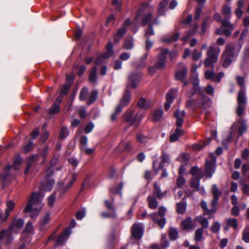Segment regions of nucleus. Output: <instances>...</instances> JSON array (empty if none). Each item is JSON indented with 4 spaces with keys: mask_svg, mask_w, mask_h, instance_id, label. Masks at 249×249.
<instances>
[{
    "mask_svg": "<svg viewBox=\"0 0 249 249\" xmlns=\"http://www.w3.org/2000/svg\"><path fill=\"white\" fill-rule=\"evenodd\" d=\"M42 196L39 193L33 192L23 210V212L27 213L31 212V218L34 219L36 217L42 207Z\"/></svg>",
    "mask_w": 249,
    "mask_h": 249,
    "instance_id": "1",
    "label": "nucleus"
},
{
    "mask_svg": "<svg viewBox=\"0 0 249 249\" xmlns=\"http://www.w3.org/2000/svg\"><path fill=\"white\" fill-rule=\"evenodd\" d=\"M140 76V74L138 73H131L130 74L129 76V83L127 85L124 96L121 100L120 104L118 105L120 106L122 108L129 104L131 98V93L129 91L130 87L135 88L137 87Z\"/></svg>",
    "mask_w": 249,
    "mask_h": 249,
    "instance_id": "2",
    "label": "nucleus"
},
{
    "mask_svg": "<svg viewBox=\"0 0 249 249\" xmlns=\"http://www.w3.org/2000/svg\"><path fill=\"white\" fill-rule=\"evenodd\" d=\"M142 113H135V111L132 109H128L123 115V119L124 122L127 123L129 125H134L137 127L143 118Z\"/></svg>",
    "mask_w": 249,
    "mask_h": 249,
    "instance_id": "3",
    "label": "nucleus"
},
{
    "mask_svg": "<svg viewBox=\"0 0 249 249\" xmlns=\"http://www.w3.org/2000/svg\"><path fill=\"white\" fill-rule=\"evenodd\" d=\"M235 57L234 46L232 44H227L221 55V63L224 68H228L232 63Z\"/></svg>",
    "mask_w": 249,
    "mask_h": 249,
    "instance_id": "4",
    "label": "nucleus"
},
{
    "mask_svg": "<svg viewBox=\"0 0 249 249\" xmlns=\"http://www.w3.org/2000/svg\"><path fill=\"white\" fill-rule=\"evenodd\" d=\"M220 51V48L210 46L206 52L207 57L204 60V66L208 68L213 67L214 64L217 62Z\"/></svg>",
    "mask_w": 249,
    "mask_h": 249,
    "instance_id": "5",
    "label": "nucleus"
},
{
    "mask_svg": "<svg viewBox=\"0 0 249 249\" xmlns=\"http://www.w3.org/2000/svg\"><path fill=\"white\" fill-rule=\"evenodd\" d=\"M166 209L163 207H160L158 213H153L149 215L151 218L156 223L161 229H163L166 222L165 217Z\"/></svg>",
    "mask_w": 249,
    "mask_h": 249,
    "instance_id": "6",
    "label": "nucleus"
},
{
    "mask_svg": "<svg viewBox=\"0 0 249 249\" xmlns=\"http://www.w3.org/2000/svg\"><path fill=\"white\" fill-rule=\"evenodd\" d=\"M169 53V50L167 48H162L160 50V53L158 55V61L155 65L149 69L150 72H154L157 69H162L165 67L166 55Z\"/></svg>",
    "mask_w": 249,
    "mask_h": 249,
    "instance_id": "7",
    "label": "nucleus"
},
{
    "mask_svg": "<svg viewBox=\"0 0 249 249\" xmlns=\"http://www.w3.org/2000/svg\"><path fill=\"white\" fill-rule=\"evenodd\" d=\"M245 93L246 91L243 88H242V89L239 91L237 98V106L236 109V113L239 117L243 115L247 104Z\"/></svg>",
    "mask_w": 249,
    "mask_h": 249,
    "instance_id": "8",
    "label": "nucleus"
},
{
    "mask_svg": "<svg viewBox=\"0 0 249 249\" xmlns=\"http://www.w3.org/2000/svg\"><path fill=\"white\" fill-rule=\"evenodd\" d=\"M200 95V99L197 100L196 104V108H203V109H207L210 107L212 105L211 99L206 95H205L203 91H199L197 92Z\"/></svg>",
    "mask_w": 249,
    "mask_h": 249,
    "instance_id": "9",
    "label": "nucleus"
},
{
    "mask_svg": "<svg viewBox=\"0 0 249 249\" xmlns=\"http://www.w3.org/2000/svg\"><path fill=\"white\" fill-rule=\"evenodd\" d=\"M191 82L194 86L192 88V91L187 92V95L189 97H192L195 94L202 91L201 89L198 86L199 84V79L196 75H192L190 79Z\"/></svg>",
    "mask_w": 249,
    "mask_h": 249,
    "instance_id": "10",
    "label": "nucleus"
},
{
    "mask_svg": "<svg viewBox=\"0 0 249 249\" xmlns=\"http://www.w3.org/2000/svg\"><path fill=\"white\" fill-rule=\"evenodd\" d=\"M215 166V159L214 158H212L209 160H207L205 163V172L206 175L209 178L212 176L214 172Z\"/></svg>",
    "mask_w": 249,
    "mask_h": 249,
    "instance_id": "11",
    "label": "nucleus"
},
{
    "mask_svg": "<svg viewBox=\"0 0 249 249\" xmlns=\"http://www.w3.org/2000/svg\"><path fill=\"white\" fill-rule=\"evenodd\" d=\"M54 184V180L52 178H46L42 181L40 187V190L49 191L52 190Z\"/></svg>",
    "mask_w": 249,
    "mask_h": 249,
    "instance_id": "12",
    "label": "nucleus"
},
{
    "mask_svg": "<svg viewBox=\"0 0 249 249\" xmlns=\"http://www.w3.org/2000/svg\"><path fill=\"white\" fill-rule=\"evenodd\" d=\"M160 159L161 160V163H160L159 168L158 169L156 168V164L157 163V161H154L153 162V167L154 169L156 170V174L158 173V169H161L163 168V167H164L163 164L164 163H167V164L169 163V161H170L169 156L167 154L164 153V152L162 153L161 156H160Z\"/></svg>",
    "mask_w": 249,
    "mask_h": 249,
    "instance_id": "13",
    "label": "nucleus"
},
{
    "mask_svg": "<svg viewBox=\"0 0 249 249\" xmlns=\"http://www.w3.org/2000/svg\"><path fill=\"white\" fill-rule=\"evenodd\" d=\"M186 115V112L184 110L181 111L179 109H177L175 113L174 116L176 119V125L178 127H180L183 122V119Z\"/></svg>",
    "mask_w": 249,
    "mask_h": 249,
    "instance_id": "14",
    "label": "nucleus"
},
{
    "mask_svg": "<svg viewBox=\"0 0 249 249\" xmlns=\"http://www.w3.org/2000/svg\"><path fill=\"white\" fill-rule=\"evenodd\" d=\"M131 233L135 238L140 239L142 234V229L138 224H134L131 228Z\"/></svg>",
    "mask_w": 249,
    "mask_h": 249,
    "instance_id": "15",
    "label": "nucleus"
},
{
    "mask_svg": "<svg viewBox=\"0 0 249 249\" xmlns=\"http://www.w3.org/2000/svg\"><path fill=\"white\" fill-rule=\"evenodd\" d=\"M213 18L218 22H221L223 26L229 28L231 29H233L234 26L231 24L227 19L221 20V16L219 13H215L214 15Z\"/></svg>",
    "mask_w": 249,
    "mask_h": 249,
    "instance_id": "16",
    "label": "nucleus"
},
{
    "mask_svg": "<svg viewBox=\"0 0 249 249\" xmlns=\"http://www.w3.org/2000/svg\"><path fill=\"white\" fill-rule=\"evenodd\" d=\"M153 194L158 199H161L166 194V192H162L160 186L157 182L154 183Z\"/></svg>",
    "mask_w": 249,
    "mask_h": 249,
    "instance_id": "17",
    "label": "nucleus"
},
{
    "mask_svg": "<svg viewBox=\"0 0 249 249\" xmlns=\"http://www.w3.org/2000/svg\"><path fill=\"white\" fill-rule=\"evenodd\" d=\"M212 193L213 196V198L212 200L213 205H217L221 193L219 191L215 184H213L212 186Z\"/></svg>",
    "mask_w": 249,
    "mask_h": 249,
    "instance_id": "18",
    "label": "nucleus"
},
{
    "mask_svg": "<svg viewBox=\"0 0 249 249\" xmlns=\"http://www.w3.org/2000/svg\"><path fill=\"white\" fill-rule=\"evenodd\" d=\"M181 228L184 230H192L194 226L190 217H187L181 223Z\"/></svg>",
    "mask_w": 249,
    "mask_h": 249,
    "instance_id": "19",
    "label": "nucleus"
},
{
    "mask_svg": "<svg viewBox=\"0 0 249 249\" xmlns=\"http://www.w3.org/2000/svg\"><path fill=\"white\" fill-rule=\"evenodd\" d=\"M187 71L188 69L187 67L184 65H182L181 70L177 71L176 73V79L178 80H180L183 82L184 78L186 76Z\"/></svg>",
    "mask_w": 249,
    "mask_h": 249,
    "instance_id": "20",
    "label": "nucleus"
},
{
    "mask_svg": "<svg viewBox=\"0 0 249 249\" xmlns=\"http://www.w3.org/2000/svg\"><path fill=\"white\" fill-rule=\"evenodd\" d=\"M24 223V220L22 219H15L10 224L9 229L11 231H14L15 229H20L22 227Z\"/></svg>",
    "mask_w": 249,
    "mask_h": 249,
    "instance_id": "21",
    "label": "nucleus"
},
{
    "mask_svg": "<svg viewBox=\"0 0 249 249\" xmlns=\"http://www.w3.org/2000/svg\"><path fill=\"white\" fill-rule=\"evenodd\" d=\"M6 206L7 208L5 210V216L3 219V222H4L7 220V218L10 215V212L14 210L15 206V204L12 200H8L6 202Z\"/></svg>",
    "mask_w": 249,
    "mask_h": 249,
    "instance_id": "22",
    "label": "nucleus"
},
{
    "mask_svg": "<svg viewBox=\"0 0 249 249\" xmlns=\"http://www.w3.org/2000/svg\"><path fill=\"white\" fill-rule=\"evenodd\" d=\"M237 123L239 125L238 127V134L239 135H242L244 132L247 131V126L246 124V120L243 118H239L237 120Z\"/></svg>",
    "mask_w": 249,
    "mask_h": 249,
    "instance_id": "23",
    "label": "nucleus"
},
{
    "mask_svg": "<svg viewBox=\"0 0 249 249\" xmlns=\"http://www.w3.org/2000/svg\"><path fill=\"white\" fill-rule=\"evenodd\" d=\"M71 234V230L70 228L66 229L63 233L59 235L57 239V242L58 244H62L65 241L69 236Z\"/></svg>",
    "mask_w": 249,
    "mask_h": 249,
    "instance_id": "24",
    "label": "nucleus"
},
{
    "mask_svg": "<svg viewBox=\"0 0 249 249\" xmlns=\"http://www.w3.org/2000/svg\"><path fill=\"white\" fill-rule=\"evenodd\" d=\"M183 131L182 129H179L177 128L174 133L172 134L169 138V140L170 142H174L177 141L178 138L183 135Z\"/></svg>",
    "mask_w": 249,
    "mask_h": 249,
    "instance_id": "25",
    "label": "nucleus"
},
{
    "mask_svg": "<svg viewBox=\"0 0 249 249\" xmlns=\"http://www.w3.org/2000/svg\"><path fill=\"white\" fill-rule=\"evenodd\" d=\"M127 28H124L123 27L119 29L114 36V41L116 43H118L123 36L125 34Z\"/></svg>",
    "mask_w": 249,
    "mask_h": 249,
    "instance_id": "26",
    "label": "nucleus"
},
{
    "mask_svg": "<svg viewBox=\"0 0 249 249\" xmlns=\"http://www.w3.org/2000/svg\"><path fill=\"white\" fill-rule=\"evenodd\" d=\"M152 103L149 100L141 98L138 102V106L141 108L147 109L151 105Z\"/></svg>",
    "mask_w": 249,
    "mask_h": 249,
    "instance_id": "27",
    "label": "nucleus"
},
{
    "mask_svg": "<svg viewBox=\"0 0 249 249\" xmlns=\"http://www.w3.org/2000/svg\"><path fill=\"white\" fill-rule=\"evenodd\" d=\"M203 177L202 174L199 173L197 175V177L193 178L191 181V186L192 187L196 189V190H198V187L199 185V179Z\"/></svg>",
    "mask_w": 249,
    "mask_h": 249,
    "instance_id": "28",
    "label": "nucleus"
},
{
    "mask_svg": "<svg viewBox=\"0 0 249 249\" xmlns=\"http://www.w3.org/2000/svg\"><path fill=\"white\" fill-rule=\"evenodd\" d=\"M148 206L152 209H155L158 206V201L153 196H149L147 197Z\"/></svg>",
    "mask_w": 249,
    "mask_h": 249,
    "instance_id": "29",
    "label": "nucleus"
},
{
    "mask_svg": "<svg viewBox=\"0 0 249 249\" xmlns=\"http://www.w3.org/2000/svg\"><path fill=\"white\" fill-rule=\"evenodd\" d=\"M76 178H77L76 174H72V180L69 183V184L64 188H61L58 189V191L61 192V195L64 194V193H65L66 192V191H67L70 188V187L71 186V185L73 184V183L74 182V181L76 180Z\"/></svg>",
    "mask_w": 249,
    "mask_h": 249,
    "instance_id": "30",
    "label": "nucleus"
},
{
    "mask_svg": "<svg viewBox=\"0 0 249 249\" xmlns=\"http://www.w3.org/2000/svg\"><path fill=\"white\" fill-rule=\"evenodd\" d=\"M113 45L111 42H109L106 47L107 52L103 54L105 58H109L113 54L112 50Z\"/></svg>",
    "mask_w": 249,
    "mask_h": 249,
    "instance_id": "31",
    "label": "nucleus"
},
{
    "mask_svg": "<svg viewBox=\"0 0 249 249\" xmlns=\"http://www.w3.org/2000/svg\"><path fill=\"white\" fill-rule=\"evenodd\" d=\"M36 156H33L29 159L24 171L25 174H27L28 173L31 166L34 164L36 162Z\"/></svg>",
    "mask_w": 249,
    "mask_h": 249,
    "instance_id": "32",
    "label": "nucleus"
},
{
    "mask_svg": "<svg viewBox=\"0 0 249 249\" xmlns=\"http://www.w3.org/2000/svg\"><path fill=\"white\" fill-rule=\"evenodd\" d=\"M211 139L209 138L206 140L205 142L200 143L198 144H194L193 145V148L194 150H201L203 147L206 146L207 145H208L211 142Z\"/></svg>",
    "mask_w": 249,
    "mask_h": 249,
    "instance_id": "33",
    "label": "nucleus"
},
{
    "mask_svg": "<svg viewBox=\"0 0 249 249\" xmlns=\"http://www.w3.org/2000/svg\"><path fill=\"white\" fill-rule=\"evenodd\" d=\"M97 68L96 66H94L91 70L89 76V81L91 83H95L97 80Z\"/></svg>",
    "mask_w": 249,
    "mask_h": 249,
    "instance_id": "34",
    "label": "nucleus"
},
{
    "mask_svg": "<svg viewBox=\"0 0 249 249\" xmlns=\"http://www.w3.org/2000/svg\"><path fill=\"white\" fill-rule=\"evenodd\" d=\"M203 230L202 229L198 228L195 231L194 239L196 242H200L203 239Z\"/></svg>",
    "mask_w": 249,
    "mask_h": 249,
    "instance_id": "35",
    "label": "nucleus"
},
{
    "mask_svg": "<svg viewBox=\"0 0 249 249\" xmlns=\"http://www.w3.org/2000/svg\"><path fill=\"white\" fill-rule=\"evenodd\" d=\"M57 193H60V196H62L63 195V194L61 195V192L58 191V190L57 192H53V193L52 195H51L50 196H49L48 198V205L51 207H52L53 206V204H54V203L55 201V199L56 194Z\"/></svg>",
    "mask_w": 249,
    "mask_h": 249,
    "instance_id": "36",
    "label": "nucleus"
},
{
    "mask_svg": "<svg viewBox=\"0 0 249 249\" xmlns=\"http://www.w3.org/2000/svg\"><path fill=\"white\" fill-rule=\"evenodd\" d=\"M169 236L171 240H176L178 236V232L176 229L171 227L169 229Z\"/></svg>",
    "mask_w": 249,
    "mask_h": 249,
    "instance_id": "37",
    "label": "nucleus"
},
{
    "mask_svg": "<svg viewBox=\"0 0 249 249\" xmlns=\"http://www.w3.org/2000/svg\"><path fill=\"white\" fill-rule=\"evenodd\" d=\"M134 47L133 39L131 38H126L124 43V47L126 50H130Z\"/></svg>",
    "mask_w": 249,
    "mask_h": 249,
    "instance_id": "38",
    "label": "nucleus"
},
{
    "mask_svg": "<svg viewBox=\"0 0 249 249\" xmlns=\"http://www.w3.org/2000/svg\"><path fill=\"white\" fill-rule=\"evenodd\" d=\"M186 206L183 202H178L177 204V211L179 214H183L186 211Z\"/></svg>",
    "mask_w": 249,
    "mask_h": 249,
    "instance_id": "39",
    "label": "nucleus"
},
{
    "mask_svg": "<svg viewBox=\"0 0 249 249\" xmlns=\"http://www.w3.org/2000/svg\"><path fill=\"white\" fill-rule=\"evenodd\" d=\"M242 239L246 243H249V226H247L242 232Z\"/></svg>",
    "mask_w": 249,
    "mask_h": 249,
    "instance_id": "40",
    "label": "nucleus"
},
{
    "mask_svg": "<svg viewBox=\"0 0 249 249\" xmlns=\"http://www.w3.org/2000/svg\"><path fill=\"white\" fill-rule=\"evenodd\" d=\"M177 91L176 89H173L168 92L166 95L167 102L172 103L175 98L174 95L177 94Z\"/></svg>",
    "mask_w": 249,
    "mask_h": 249,
    "instance_id": "41",
    "label": "nucleus"
},
{
    "mask_svg": "<svg viewBox=\"0 0 249 249\" xmlns=\"http://www.w3.org/2000/svg\"><path fill=\"white\" fill-rule=\"evenodd\" d=\"M196 218L197 220L198 221L201 225L202 228L200 229H202L203 230L208 227L209 221L206 218L198 217Z\"/></svg>",
    "mask_w": 249,
    "mask_h": 249,
    "instance_id": "42",
    "label": "nucleus"
},
{
    "mask_svg": "<svg viewBox=\"0 0 249 249\" xmlns=\"http://www.w3.org/2000/svg\"><path fill=\"white\" fill-rule=\"evenodd\" d=\"M163 111L161 109L156 110L153 113V121L157 122L159 121L162 117Z\"/></svg>",
    "mask_w": 249,
    "mask_h": 249,
    "instance_id": "43",
    "label": "nucleus"
},
{
    "mask_svg": "<svg viewBox=\"0 0 249 249\" xmlns=\"http://www.w3.org/2000/svg\"><path fill=\"white\" fill-rule=\"evenodd\" d=\"M69 134V131L68 128L65 126H62L59 135V139L63 140L65 139Z\"/></svg>",
    "mask_w": 249,
    "mask_h": 249,
    "instance_id": "44",
    "label": "nucleus"
},
{
    "mask_svg": "<svg viewBox=\"0 0 249 249\" xmlns=\"http://www.w3.org/2000/svg\"><path fill=\"white\" fill-rule=\"evenodd\" d=\"M97 91L96 90L92 91L89 97L88 100L87 101V104L90 105L92 104L97 99Z\"/></svg>",
    "mask_w": 249,
    "mask_h": 249,
    "instance_id": "45",
    "label": "nucleus"
},
{
    "mask_svg": "<svg viewBox=\"0 0 249 249\" xmlns=\"http://www.w3.org/2000/svg\"><path fill=\"white\" fill-rule=\"evenodd\" d=\"M88 94V89L87 88L82 89L79 93V99L81 101L85 100L87 98Z\"/></svg>",
    "mask_w": 249,
    "mask_h": 249,
    "instance_id": "46",
    "label": "nucleus"
},
{
    "mask_svg": "<svg viewBox=\"0 0 249 249\" xmlns=\"http://www.w3.org/2000/svg\"><path fill=\"white\" fill-rule=\"evenodd\" d=\"M22 159L20 156L17 157L14 160L12 167L15 170H18L20 166Z\"/></svg>",
    "mask_w": 249,
    "mask_h": 249,
    "instance_id": "47",
    "label": "nucleus"
},
{
    "mask_svg": "<svg viewBox=\"0 0 249 249\" xmlns=\"http://www.w3.org/2000/svg\"><path fill=\"white\" fill-rule=\"evenodd\" d=\"M153 16L151 13H148L145 14L143 17L142 21V24L143 26L146 25L148 23H149L152 19Z\"/></svg>",
    "mask_w": 249,
    "mask_h": 249,
    "instance_id": "48",
    "label": "nucleus"
},
{
    "mask_svg": "<svg viewBox=\"0 0 249 249\" xmlns=\"http://www.w3.org/2000/svg\"><path fill=\"white\" fill-rule=\"evenodd\" d=\"M227 223L231 227H233L235 230L238 228L237 220L235 218H229L227 219Z\"/></svg>",
    "mask_w": 249,
    "mask_h": 249,
    "instance_id": "49",
    "label": "nucleus"
},
{
    "mask_svg": "<svg viewBox=\"0 0 249 249\" xmlns=\"http://www.w3.org/2000/svg\"><path fill=\"white\" fill-rule=\"evenodd\" d=\"M59 111L60 107H59V105L56 103H54L52 107L49 109L48 113L49 114L52 115L57 113Z\"/></svg>",
    "mask_w": 249,
    "mask_h": 249,
    "instance_id": "50",
    "label": "nucleus"
},
{
    "mask_svg": "<svg viewBox=\"0 0 249 249\" xmlns=\"http://www.w3.org/2000/svg\"><path fill=\"white\" fill-rule=\"evenodd\" d=\"M71 86V82H67V83L64 86L61 90V94L65 95L67 93L68 91L70 89Z\"/></svg>",
    "mask_w": 249,
    "mask_h": 249,
    "instance_id": "51",
    "label": "nucleus"
},
{
    "mask_svg": "<svg viewBox=\"0 0 249 249\" xmlns=\"http://www.w3.org/2000/svg\"><path fill=\"white\" fill-rule=\"evenodd\" d=\"M212 208L211 209L206 210V212H204V215H207L210 216V218L211 217V215L214 213L216 211V206L217 205H213V201L212 202Z\"/></svg>",
    "mask_w": 249,
    "mask_h": 249,
    "instance_id": "52",
    "label": "nucleus"
},
{
    "mask_svg": "<svg viewBox=\"0 0 249 249\" xmlns=\"http://www.w3.org/2000/svg\"><path fill=\"white\" fill-rule=\"evenodd\" d=\"M222 13L225 16L230 17L231 15V11L230 6L227 4L224 5L223 9H222Z\"/></svg>",
    "mask_w": 249,
    "mask_h": 249,
    "instance_id": "53",
    "label": "nucleus"
},
{
    "mask_svg": "<svg viewBox=\"0 0 249 249\" xmlns=\"http://www.w3.org/2000/svg\"><path fill=\"white\" fill-rule=\"evenodd\" d=\"M202 53L197 50H195L192 54V59L193 60L197 61L201 57Z\"/></svg>",
    "mask_w": 249,
    "mask_h": 249,
    "instance_id": "54",
    "label": "nucleus"
},
{
    "mask_svg": "<svg viewBox=\"0 0 249 249\" xmlns=\"http://www.w3.org/2000/svg\"><path fill=\"white\" fill-rule=\"evenodd\" d=\"M12 166L10 165H7L4 169V173L1 175V179L3 180L6 179L7 176L9 175V171L11 169Z\"/></svg>",
    "mask_w": 249,
    "mask_h": 249,
    "instance_id": "55",
    "label": "nucleus"
},
{
    "mask_svg": "<svg viewBox=\"0 0 249 249\" xmlns=\"http://www.w3.org/2000/svg\"><path fill=\"white\" fill-rule=\"evenodd\" d=\"M205 76L207 79H210L213 81L215 77V73L213 71H207L205 72Z\"/></svg>",
    "mask_w": 249,
    "mask_h": 249,
    "instance_id": "56",
    "label": "nucleus"
},
{
    "mask_svg": "<svg viewBox=\"0 0 249 249\" xmlns=\"http://www.w3.org/2000/svg\"><path fill=\"white\" fill-rule=\"evenodd\" d=\"M122 111V107L120 106H117L116 107L115 112L111 115V120L114 121L117 118V115Z\"/></svg>",
    "mask_w": 249,
    "mask_h": 249,
    "instance_id": "57",
    "label": "nucleus"
},
{
    "mask_svg": "<svg viewBox=\"0 0 249 249\" xmlns=\"http://www.w3.org/2000/svg\"><path fill=\"white\" fill-rule=\"evenodd\" d=\"M220 224L218 222H214L211 227V231L213 233H217L220 230Z\"/></svg>",
    "mask_w": 249,
    "mask_h": 249,
    "instance_id": "58",
    "label": "nucleus"
},
{
    "mask_svg": "<svg viewBox=\"0 0 249 249\" xmlns=\"http://www.w3.org/2000/svg\"><path fill=\"white\" fill-rule=\"evenodd\" d=\"M236 81H237V84L240 86H241V89H242V88H244V89L246 90L245 89V87L244 86L245 85V78L243 77H241V76H238L236 77Z\"/></svg>",
    "mask_w": 249,
    "mask_h": 249,
    "instance_id": "59",
    "label": "nucleus"
},
{
    "mask_svg": "<svg viewBox=\"0 0 249 249\" xmlns=\"http://www.w3.org/2000/svg\"><path fill=\"white\" fill-rule=\"evenodd\" d=\"M185 183V179L181 176H179L177 179V186L178 188H181Z\"/></svg>",
    "mask_w": 249,
    "mask_h": 249,
    "instance_id": "60",
    "label": "nucleus"
},
{
    "mask_svg": "<svg viewBox=\"0 0 249 249\" xmlns=\"http://www.w3.org/2000/svg\"><path fill=\"white\" fill-rule=\"evenodd\" d=\"M33 147V142L32 141H30L23 146V150L24 152L27 153L32 149Z\"/></svg>",
    "mask_w": 249,
    "mask_h": 249,
    "instance_id": "61",
    "label": "nucleus"
},
{
    "mask_svg": "<svg viewBox=\"0 0 249 249\" xmlns=\"http://www.w3.org/2000/svg\"><path fill=\"white\" fill-rule=\"evenodd\" d=\"M154 34V31L152 27V24H150L148 25V29L145 31V36L149 37V36L153 35Z\"/></svg>",
    "mask_w": 249,
    "mask_h": 249,
    "instance_id": "62",
    "label": "nucleus"
},
{
    "mask_svg": "<svg viewBox=\"0 0 249 249\" xmlns=\"http://www.w3.org/2000/svg\"><path fill=\"white\" fill-rule=\"evenodd\" d=\"M202 5H199L197 6L196 9V15L195 17V18L196 20H198L200 18L201 13L202 12Z\"/></svg>",
    "mask_w": 249,
    "mask_h": 249,
    "instance_id": "63",
    "label": "nucleus"
},
{
    "mask_svg": "<svg viewBox=\"0 0 249 249\" xmlns=\"http://www.w3.org/2000/svg\"><path fill=\"white\" fill-rule=\"evenodd\" d=\"M206 93L211 96H213L214 95V88L211 85H208L205 89Z\"/></svg>",
    "mask_w": 249,
    "mask_h": 249,
    "instance_id": "64",
    "label": "nucleus"
}]
</instances>
